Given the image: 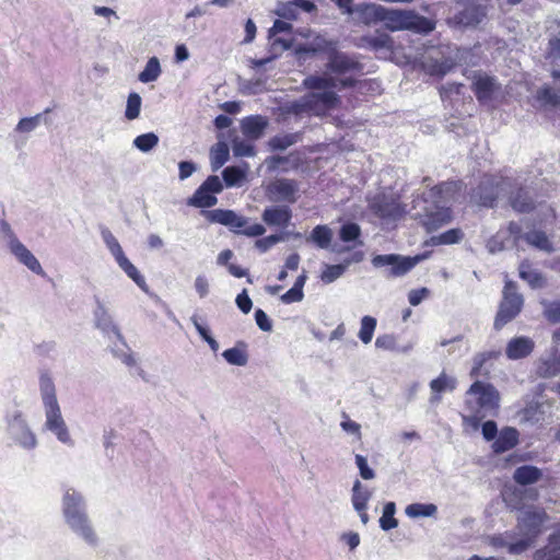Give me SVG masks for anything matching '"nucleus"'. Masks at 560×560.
Masks as SVG:
<instances>
[{
  "label": "nucleus",
  "mask_w": 560,
  "mask_h": 560,
  "mask_svg": "<svg viewBox=\"0 0 560 560\" xmlns=\"http://www.w3.org/2000/svg\"><path fill=\"white\" fill-rule=\"evenodd\" d=\"M456 190V183L443 182L413 200L416 215L428 232H432L448 223L452 219L450 200Z\"/></svg>",
  "instance_id": "nucleus-1"
},
{
  "label": "nucleus",
  "mask_w": 560,
  "mask_h": 560,
  "mask_svg": "<svg viewBox=\"0 0 560 560\" xmlns=\"http://www.w3.org/2000/svg\"><path fill=\"white\" fill-rule=\"evenodd\" d=\"M354 83L355 81L350 78L338 80L328 75H308L303 80V85L312 90V92L304 95L295 107L300 110L313 112L314 114L331 109L339 102V97L334 89L351 88Z\"/></svg>",
  "instance_id": "nucleus-2"
},
{
  "label": "nucleus",
  "mask_w": 560,
  "mask_h": 560,
  "mask_svg": "<svg viewBox=\"0 0 560 560\" xmlns=\"http://www.w3.org/2000/svg\"><path fill=\"white\" fill-rule=\"evenodd\" d=\"M65 523L71 532L90 546H96L98 536L88 514L86 502L82 493L73 488L65 489L61 500Z\"/></svg>",
  "instance_id": "nucleus-3"
},
{
  "label": "nucleus",
  "mask_w": 560,
  "mask_h": 560,
  "mask_svg": "<svg viewBox=\"0 0 560 560\" xmlns=\"http://www.w3.org/2000/svg\"><path fill=\"white\" fill-rule=\"evenodd\" d=\"M382 23L390 31L409 30L420 34H429L435 28V22L412 10L388 9L383 7Z\"/></svg>",
  "instance_id": "nucleus-4"
},
{
  "label": "nucleus",
  "mask_w": 560,
  "mask_h": 560,
  "mask_svg": "<svg viewBox=\"0 0 560 560\" xmlns=\"http://www.w3.org/2000/svg\"><path fill=\"white\" fill-rule=\"evenodd\" d=\"M547 514L541 509L527 508L520 512L517 524L514 532L517 533V544L513 546V551L525 552L535 542V539L541 533Z\"/></svg>",
  "instance_id": "nucleus-5"
},
{
  "label": "nucleus",
  "mask_w": 560,
  "mask_h": 560,
  "mask_svg": "<svg viewBox=\"0 0 560 560\" xmlns=\"http://www.w3.org/2000/svg\"><path fill=\"white\" fill-rule=\"evenodd\" d=\"M466 406L476 418H482V410L491 411L499 408L500 393L490 383L475 381L466 392Z\"/></svg>",
  "instance_id": "nucleus-6"
},
{
  "label": "nucleus",
  "mask_w": 560,
  "mask_h": 560,
  "mask_svg": "<svg viewBox=\"0 0 560 560\" xmlns=\"http://www.w3.org/2000/svg\"><path fill=\"white\" fill-rule=\"evenodd\" d=\"M206 218L212 223L228 226L233 233L243 234L249 237L261 236L266 229L262 224L248 225V219L238 215L233 210L214 209L206 211Z\"/></svg>",
  "instance_id": "nucleus-7"
},
{
  "label": "nucleus",
  "mask_w": 560,
  "mask_h": 560,
  "mask_svg": "<svg viewBox=\"0 0 560 560\" xmlns=\"http://www.w3.org/2000/svg\"><path fill=\"white\" fill-rule=\"evenodd\" d=\"M523 303L522 294L516 291V283L506 281L503 289V299L494 319V328L500 330L504 325L514 319L521 312Z\"/></svg>",
  "instance_id": "nucleus-8"
},
{
  "label": "nucleus",
  "mask_w": 560,
  "mask_h": 560,
  "mask_svg": "<svg viewBox=\"0 0 560 560\" xmlns=\"http://www.w3.org/2000/svg\"><path fill=\"white\" fill-rule=\"evenodd\" d=\"M424 258L423 255L405 257L397 254L376 255L372 258V265L375 268H386V277H401L409 272L419 261Z\"/></svg>",
  "instance_id": "nucleus-9"
},
{
  "label": "nucleus",
  "mask_w": 560,
  "mask_h": 560,
  "mask_svg": "<svg viewBox=\"0 0 560 560\" xmlns=\"http://www.w3.org/2000/svg\"><path fill=\"white\" fill-rule=\"evenodd\" d=\"M1 231L10 252L15 256L19 262L26 266L34 273L44 276L45 271L38 259L31 253V250L26 248L22 242H20L7 222L1 223Z\"/></svg>",
  "instance_id": "nucleus-10"
},
{
  "label": "nucleus",
  "mask_w": 560,
  "mask_h": 560,
  "mask_svg": "<svg viewBox=\"0 0 560 560\" xmlns=\"http://www.w3.org/2000/svg\"><path fill=\"white\" fill-rule=\"evenodd\" d=\"M420 66L429 75L442 78L453 69L455 62L442 47L430 46L422 54Z\"/></svg>",
  "instance_id": "nucleus-11"
},
{
  "label": "nucleus",
  "mask_w": 560,
  "mask_h": 560,
  "mask_svg": "<svg viewBox=\"0 0 560 560\" xmlns=\"http://www.w3.org/2000/svg\"><path fill=\"white\" fill-rule=\"evenodd\" d=\"M107 248L113 255L119 268L143 291H148L144 277L139 272L136 266L125 255L120 244L109 233H107Z\"/></svg>",
  "instance_id": "nucleus-12"
},
{
  "label": "nucleus",
  "mask_w": 560,
  "mask_h": 560,
  "mask_svg": "<svg viewBox=\"0 0 560 560\" xmlns=\"http://www.w3.org/2000/svg\"><path fill=\"white\" fill-rule=\"evenodd\" d=\"M8 431L11 439L25 450H33L37 445V439L30 429L26 419L21 411H15L8 420Z\"/></svg>",
  "instance_id": "nucleus-13"
},
{
  "label": "nucleus",
  "mask_w": 560,
  "mask_h": 560,
  "mask_svg": "<svg viewBox=\"0 0 560 560\" xmlns=\"http://www.w3.org/2000/svg\"><path fill=\"white\" fill-rule=\"evenodd\" d=\"M107 339L112 342L110 352L112 354L121 361L128 368H135L136 374L141 378L145 380L144 371L137 366L136 359L129 346L124 340L118 328L116 326L107 328Z\"/></svg>",
  "instance_id": "nucleus-14"
},
{
  "label": "nucleus",
  "mask_w": 560,
  "mask_h": 560,
  "mask_svg": "<svg viewBox=\"0 0 560 560\" xmlns=\"http://www.w3.org/2000/svg\"><path fill=\"white\" fill-rule=\"evenodd\" d=\"M45 408V429L56 435L59 442L66 445H73L68 427L62 418L59 404L44 406Z\"/></svg>",
  "instance_id": "nucleus-15"
},
{
  "label": "nucleus",
  "mask_w": 560,
  "mask_h": 560,
  "mask_svg": "<svg viewBox=\"0 0 560 560\" xmlns=\"http://www.w3.org/2000/svg\"><path fill=\"white\" fill-rule=\"evenodd\" d=\"M371 209L377 217L388 221L399 220L406 212L398 198L387 195L376 196L371 202Z\"/></svg>",
  "instance_id": "nucleus-16"
},
{
  "label": "nucleus",
  "mask_w": 560,
  "mask_h": 560,
  "mask_svg": "<svg viewBox=\"0 0 560 560\" xmlns=\"http://www.w3.org/2000/svg\"><path fill=\"white\" fill-rule=\"evenodd\" d=\"M299 183L295 179L279 178L267 187L268 195L277 201L294 203L299 198Z\"/></svg>",
  "instance_id": "nucleus-17"
},
{
  "label": "nucleus",
  "mask_w": 560,
  "mask_h": 560,
  "mask_svg": "<svg viewBox=\"0 0 560 560\" xmlns=\"http://www.w3.org/2000/svg\"><path fill=\"white\" fill-rule=\"evenodd\" d=\"M486 18V8L475 2L467 1L463 9L454 14L452 21L463 27H476Z\"/></svg>",
  "instance_id": "nucleus-18"
},
{
  "label": "nucleus",
  "mask_w": 560,
  "mask_h": 560,
  "mask_svg": "<svg viewBox=\"0 0 560 560\" xmlns=\"http://www.w3.org/2000/svg\"><path fill=\"white\" fill-rule=\"evenodd\" d=\"M534 349L535 341L532 338L518 336L506 343L505 355L509 360L516 361L529 357Z\"/></svg>",
  "instance_id": "nucleus-19"
},
{
  "label": "nucleus",
  "mask_w": 560,
  "mask_h": 560,
  "mask_svg": "<svg viewBox=\"0 0 560 560\" xmlns=\"http://www.w3.org/2000/svg\"><path fill=\"white\" fill-rule=\"evenodd\" d=\"M361 237V228L355 222H346L339 229V238L348 245L346 247H337L332 246L330 249L334 253H343L346 250H350L355 248L357 246H363V242L360 240Z\"/></svg>",
  "instance_id": "nucleus-20"
},
{
  "label": "nucleus",
  "mask_w": 560,
  "mask_h": 560,
  "mask_svg": "<svg viewBox=\"0 0 560 560\" xmlns=\"http://www.w3.org/2000/svg\"><path fill=\"white\" fill-rule=\"evenodd\" d=\"M536 374L542 378H551L560 374V352L551 348L550 352L539 358L536 363Z\"/></svg>",
  "instance_id": "nucleus-21"
},
{
  "label": "nucleus",
  "mask_w": 560,
  "mask_h": 560,
  "mask_svg": "<svg viewBox=\"0 0 560 560\" xmlns=\"http://www.w3.org/2000/svg\"><path fill=\"white\" fill-rule=\"evenodd\" d=\"M471 88L477 100L481 103H486L492 98L493 93L500 86L494 78L483 74H477L474 79Z\"/></svg>",
  "instance_id": "nucleus-22"
},
{
  "label": "nucleus",
  "mask_w": 560,
  "mask_h": 560,
  "mask_svg": "<svg viewBox=\"0 0 560 560\" xmlns=\"http://www.w3.org/2000/svg\"><path fill=\"white\" fill-rule=\"evenodd\" d=\"M261 219L269 226H288L292 211L288 206L268 207L264 210Z\"/></svg>",
  "instance_id": "nucleus-23"
},
{
  "label": "nucleus",
  "mask_w": 560,
  "mask_h": 560,
  "mask_svg": "<svg viewBox=\"0 0 560 560\" xmlns=\"http://www.w3.org/2000/svg\"><path fill=\"white\" fill-rule=\"evenodd\" d=\"M499 196V187L490 180L481 182L474 190L472 199L480 206L492 208Z\"/></svg>",
  "instance_id": "nucleus-24"
},
{
  "label": "nucleus",
  "mask_w": 560,
  "mask_h": 560,
  "mask_svg": "<svg viewBox=\"0 0 560 560\" xmlns=\"http://www.w3.org/2000/svg\"><path fill=\"white\" fill-rule=\"evenodd\" d=\"M267 126L268 120L261 115L248 116L241 121V129L243 135L252 140L259 139Z\"/></svg>",
  "instance_id": "nucleus-25"
},
{
  "label": "nucleus",
  "mask_w": 560,
  "mask_h": 560,
  "mask_svg": "<svg viewBox=\"0 0 560 560\" xmlns=\"http://www.w3.org/2000/svg\"><path fill=\"white\" fill-rule=\"evenodd\" d=\"M327 68L334 72L343 74L350 71L359 70L360 63L343 52L335 51L329 56Z\"/></svg>",
  "instance_id": "nucleus-26"
},
{
  "label": "nucleus",
  "mask_w": 560,
  "mask_h": 560,
  "mask_svg": "<svg viewBox=\"0 0 560 560\" xmlns=\"http://www.w3.org/2000/svg\"><path fill=\"white\" fill-rule=\"evenodd\" d=\"M518 443V431L512 427L503 428L493 441L492 450L495 454H502L513 448Z\"/></svg>",
  "instance_id": "nucleus-27"
},
{
  "label": "nucleus",
  "mask_w": 560,
  "mask_h": 560,
  "mask_svg": "<svg viewBox=\"0 0 560 560\" xmlns=\"http://www.w3.org/2000/svg\"><path fill=\"white\" fill-rule=\"evenodd\" d=\"M457 380L442 372L436 378L430 382V388L433 395L430 398L431 404L441 401V394L444 392H453L456 388Z\"/></svg>",
  "instance_id": "nucleus-28"
},
{
  "label": "nucleus",
  "mask_w": 560,
  "mask_h": 560,
  "mask_svg": "<svg viewBox=\"0 0 560 560\" xmlns=\"http://www.w3.org/2000/svg\"><path fill=\"white\" fill-rule=\"evenodd\" d=\"M542 477V471L533 465H523L514 470L513 479L521 486H528L537 482Z\"/></svg>",
  "instance_id": "nucleus-29"
},
{
  "label": "nucleus",
  "mask_w": 560,
  "mask_h": 560,
  "mask_svg": "<svg viewBox=\"0 0 560 560\" xmlns=\"http://www.w3.org/2000/svg\"><path fill=\"white\" fill-rule=\"evenodd\" d=\"M383 5L376 3H361L354 7L353 13L358 14L359 19L365 24L381 22Z\"/></svg>",
  "instance_id": "nucleus-30"
},
{
  "label": "nucleus",
  "mask_w": 560,
  "mask_h": 560,
  "mask_svg": "<svg viewBox=\"0 0 560 560\" xmlns=\"http://www.w3.org/2000/svg\"><path fill=\"white\" fill-rule=\"evenodd\" d=\"M307 241L313 242L317 247L327 249L332 241V230L328 225H316Z\"/></svg>",
  "instance_id": "nucleus-31"
},
{
  "label": "nucleus",
  "mask_w": 560,
  "mask_h": 560,
  "mask_svg": "<svg viewBox=\"0 0 560 560\" xmlns=\"http://www.w3.org/2000/svg\"><path fill=\"white\" fill-rule=\"evenodd\" d=\"M302 140L301 132L277 135L269 139L268 145L271 151H284L289 147Z\"/></svg>",
  "instance_id": "nucleus-32"
},
{
  "label": "nucleus",
  "mask_w": 560,
  "mask_h": 560,
  "mask_svg": "<svg viewBox=\"0 0 560 560\" xmlns=\"http://www.w3.org/2000/svg\"><path fill=\"white\" fill-rule=\"evenodd\" d=\"M372 494L369 490L364 489L360 480H355L352 487V505L357 512L366 511L368 502Z\"/></svg>",
  "instance_id": "nucleus-33"
},
{
  "label": "nucleus",
  "mask_w": 560,
  "mask_h": 560,
  "mask_svg": "<svg viewBox=\"0 0 560 560\" xmlns=\"http://www.w3.org/2000/svg\"><path fill=\"white\" fill-rule=\"evenodd\" d=\"M39 389L44 406L58 404L56 388L52 378L47 373L39 377Z\"/></svg>",
  "instance_id": "nucleus-34"
},
{
  "label": "nucleus",
  "mask_w": 560,
  "mask_h": 560,
  "mask_svg": "<svg viewBox=\"0 0 560 560\" xmlns=\"http://www.w3.org/2000/svg\"><path fill=\"white\" fill-rule=\"evenodd\" d=\"M520 278L526 281L533 289L542 288L545 279L542 275L530 268L528 261H522L518 268Z\"/></svg>",
  "instance_id": "nucleus-35"
},
{
  "label": "nucleus",
  "mask_w": 560,
  "mask_h": 560,
  "mask_svg": "<svg viewBox=\"0 0 560 560\" xmlns=\"http://www.w3.org/2000/svg\"><path fill=\"white\" fill-rule=\"evenodd\" d=\"M405 513L410 518L433 517L438 513V506L433 503H411L406 506Z\"/></svg>",
  "instance_id": "nucleus-36"
},
{
  "label": "nucleus",
  "mask_w": 560,
  "mask_h": 560,
  "mask_svg": "<svg viewBox=\"0 0 560 560\" xmlns=\"http://www.w3.org/2000/svg\"><path fill=\"white\" fill-rule=\"evenodd\" d=\"M517 533L514 530H506L491 537V545L495 548H508L511 555H521L522 552L513 551V546L517 544Z\"/></svg>",
  "instance_id": "nucleus-37"
},
{
  "label": "nucleus",
  "mask_w": 560,
  "mask_h": 560,
  "mask_svg": "<svg viewBox=\"0 0 560 560\" xmlns=\"http://www.w3.org/2000/svg\"><path fill=\"white\" fill-rule=\"evenodd\" d=\"M217 202L218 198L214 195L200 187H198L194 195L187 200L188 206L196 208H210L217 205Z\"/></svg>",
  "instance_id": "nucleus-38"
},
{
  "label": "nucleus",
  "mask_w": 560,
  "mask_h": 560,
  "mask_svg": "<svg viewBox=\"0 0 560 560\" xmlns=\"http://www.w3.org/2000/svg\"><path fill=\"white\" fill-rule=\"evenodd\" d=\"M524 240L530 244L532 246L545 250V252H552L553 247L550 241L548 240L547 235L542 231L534 230L529 231L524 234Z\"/></svg>",
  "instance_id": "nucleus-39"
},
{
  "label": "nucleus",
  "mask_w": 560,
  "mask_h": 560,
  "mask_svg": "<svg viewBox=\"0 0 560 560\" xmlns=\"http://www.w3.org/2000/svg\"><path fill=\"white\" fill-rule=\"evenodd\" d=\"M211 168L218 171L229 160V147L225 142H218L210 152Z\"/></svg>",
  "instance_id": "nucleus-40"
},
{
  "label": "nucleus",
  "mask_w": 560,
  "mask_h": 560,
  "mask_svg": "<svg viewBox=\"0 0 560 560\" xmlns=\"http://www.w3.org/2000/svg\"><path fill=\"white\" fill-rule=\"evenodd\" d=\"M161 72L162 70L159 59L156 57H151L144 69L139 73L138 79L142 83H150L158 80Z\"/></svg>",
  "instance_id": "nucleus-41"
},
{
  "label": "nucleus",
  "mask_w": 560,
  "mask_h": 560,
  "mask_svg": "<svg viewBox=\"0 0 560 560\" xmlns=\"http://www.w3.org/2000/svg\"><path fill=\"white\" fill-rule=\"evenodd\" d=\"M351 265V260H345L338 265H325V269L320 275V279L324 283H331L340 278L347 268Z\"/></svg>",
  "instance_id": "nucleus-42"
},
{
  "label": "nucleus",
  "mask_w": 560,
  "mask_h": 560,
  "mask_svg": "<svg viewBox=\"0 0 560 560\" xmlns=\"http://www.w3.org/2000/svg\"><path fill=\"white\" fill-rule=\"evenodd\" d=\"M377 322L375 317L365 315L361 318V327L358 334L359 339L368 345L372 341Z\"/></svg>",
  "instance_id": "nucleus-43"
},
{
  "label": "nucleus",
  "mask_w": 560,
  "mask_h": 560,
  "mask_svg": "<svg viewBox=\"0 0 560 560\" xmlns=\"http://www.w3.org/2000/svg\"><path fill=\"white\" fill-rule=\"evenodd\" d=\"M396 504L387 502L383 509V515L380 518V527L383 530H390L398 526V521L395 518Z\"/></svg>",
  "instance_id": "nucleus-44"
},
{
  "label": "nucleus",
  "mask_w": 560,
  "mask_h": 560,
  "mask_svg": "<svg viewBox=\"0 0 560 560\" xmlns=\"http://www.w3.org/2000/svg\"><path fill=\"white\" fill-rule=\"evenodd\" d=\"M511 206L518 212H529L534 208V202L527 191L520 189L511 199Z\"/></svg>",
  "instance_id": "nucleus-45"
},
{
  "label": "nucleus",
  "mask_w": 560,
  "mask_h": 560,
  "mask_svg": "<svg viewBox=\"0 0 560 560\" xmlns=\"http://www.w3.org/2000/svg\"><path fill=\"white\" fill-rule=\"evenodd\" d=\"M375 347L382 350L408 352L411 346L398 348L396 337L392 334L380 335L375 340Z\"/></svg>",
  "instance_id": "nucleus-46"
},
{
  "label": "nucleus",
  "mask_w": 560,
  "mask_h": 560,
  "mask_svg": "<svg viewBox=\"0 0 560 560\" xmlns=\"http://www.w3.org/2000/svg\"><path fill=\"white\" fill-rule=\"evenodd\" d=\"M222 357L226 360L228 363L236 366H244L248 361L247 353L237 347L224 350Z\"/></svg>",
  "instance_id": "nucleus-47"
},
{
  "label": "nucleus",
  "mask_w": 560,
  "mask_h": 560,
  "mask_svg": "<svg viewBox=\"0 0 560 560\" xmlns=\"http://www.w3.org/2000/svg\"><path fill=\"white\" fill-rule=\"evenodd\" d=\"M40 119H42V114H37L32 117H24V118L20 119V121L18 122V125L14 128V131H13L14 133L12 136L15 137V133H21V135L31 133L39 126Z\"/></svg>",
  "instance_id": "nucleus-48"
},
{
  "label": "nucleus",
  "mask_w": 560,
  "mask_h": 560,
  "mask_svg": "<svg viewBox=\"0 0 560 560\" xmlns=\"http://www.w3.org/2000/svg\"><path fill=\"white\" fill-rule=\"evenodd\" d=\"M222 177L228 187H233L245 178V171L238 166H228L223 170Z\"/></svg>",
  "instance_id": "nucleus-49"
},
{
  "label": "nucleus",
  "mask_w": 560,
  "mask_h": 560,
  "mask_svg": "<svg viewBox=\"0 0 560 560\" xmlns=\"http://www.w3.org/2000/svg\"><path fill=\"white\" fill-rule=\"evenodd\" d=\"M159 143V137L153 132H148L138 136L133 140L135 147L141 152H149Z\"/></svg>",
  "instance_id": "nucleus-50"
},
{
  "label": "nucleus",
  "mask_w": 560,
  "mask_h": 560,
  "mask_svg": "<svg viewBox=\"0 0 560 560\" xmlns=\"http://www.w3.org/2000/svg\"><path fill=\"white\" fill-rule=\"evenodd\" d=\"M141 103H142V100L138 93L132 92L129 94V96L127 98V106H126V112H125V116L127 119L133 120L139 117L140 109H141Z\"/></svg>",
  "instance_id": "nucleus-51"
},
{
  "label": "nucleus",
  "mask_w": 560,
  "mask_h": 560,
  "mask_svg": "<svg viewBox=\"0 0 560 560\" xmlns=\"http://www.w3.org/2000/svg\"><path fill=\"white\" fill-rule=\"evenodd\" d=\"M464 234L460 229H451L446 232L441 233L438 236L432 237L434 244H457L462 241Z\"/></svg>",
  "instance_id": "nucleus-52"
},
{
  "label": "nucleus",
  "mask_w": 560,
  "mask_h": 560,
  "mask_svg": "<svg viewBox=\"0 0 560 560\" xmlns=\"http://www.w3.org/2000/svg\"><path fill=\"white\" fill-rule=\"evenodd\" d=\"M368 45L374 49H390L393 46V39L388 34H375L365 38Z\"/></svg>",
  "instance_id": "nucleus-53"
},
{
  "label": "nucleus",
  "mask_w": 560,
  "mask_h": 560,
  "mask_svg": "<svg viewBox=\"0 0 560 560\" xmlns=\"http://www.w3.org/2000/svg\"><path fill=\"white\" fill-rule=\"evenodd\" d=\"M232 150L235 156H254L256 151L254 144L243 139H234L232 141Z\"/></svg>",
  "instance_id": "nucleus-54"
},
{
  "label": "nucleus",
  "mask_w": 560,
  "mask_h": 560,
  "mask_svg": "<svg viewBox=\"0 0 560 560\" xmlns=\"http://www.w3.org/2000/svg\"><path fill=\"white\" fill-rule=\"evenodd\" d=\"M544 315L552 324L560 323V300L544 303Z\"/></svg>",
  "instance_id": "nucleus-55"
},
{
  "label": "nucleus",
  "mask_w": 560,
  "mask_h": 560,
  "mask_svg": "<svg viewBox=\"0 0 560 560\" xmlns=\"http://www.w3.org/2000/svg\"><path fill=\"white\" fill-rule=\"evenodd\" d=\"M277 15L283 20L294 21L298 19L299 12L296 5L293 4V0L283 3L278 10Z\"/></svg>",
  "instance_id": "nucleus-56"
},
{
  "label": "nucleus",
  "mask_w": 560,
  "mask_h": 560,
  "mask_svg": "<svg viewBox=\"0 0 560 560\" xmlns=\"http://www.w3.org/2000/svg\"><path fill=\"white\" fill-rule=\"evenodd\" d=\"M281 241H284V236L282 234H272L257 240L255 245L261 253H265Z\"/></svg>",
  "instance_id": "nucleus-57"
},
{
  "label": "nucleus",
  "mask_w": 560,
  "mask_h": 560,
  "mask_svg": "<svg viewBox=\"0 0 560 560\" xmlns=\"http://www.w3.org/2000/svg\"><path fill=\"white\" fill-rule=\"evenodd\" d=\"M355 464H357V467L359 468L360 476L363 479L370 480L375 477V472L372 468H370L366 457H364L363 455L357 454L355 455Z\"/></svg>",
  "instance_id": "nucleus-58"
},
{
  "label": "nucleus",
  "mask_w": 560,
  "mask_h": 560,
  "mask_svg": "<svg viewBox=\"0 0 560 560\" xmlns=\"http://www.w3.org/2000/svg\"><path fill=\"white\" fill-rule=\"evenodd\" d=\"M486 364L485 354L482 352L477 353L472 359V368L470 371L471 377H479L481 375H487L489 370H485L483 366Z\"/></svg>",
  "instance_id": "nucleus-59"
},
{
  "label": "nucleus",
  "mask_w": 560,
  "mask_h": 560,
  "mask_svg": "<svg viewBox=\"0 0 560 560\" xmlns=\"http://www.w3.org/2000/svg\"><path fill=\"white\" fill-rule=\"evenodd\" d=\"M199 187L212 195L223 190L222 182L217 175H210Z\"/></svg>",
  "instance_id": "nucleus-60"
},
{
  "label": "nucleus",
  "mask_w": 560,
  "mask_h": 560,
  "mask_svg": "<svg viewBox=\"0 0 560 560\" xmlns=\"http://www.w3.org/2000/svg\"><path fill=\"white\" fill-rule=\"evenodd\" d=\"M255 322L258 328L262 331L269 332L272 330V322L265 311L257 308L254 314Z\"/></svg>",
  "instance_id": "nucleus-61"
},
{
  "label": "nucleus",
  "mask_w": 560,
  "mask_h": 560,
  "mask_svg": "<svg viewBox=\"0 0 560 560\" xmlns=\"http://www.w3.org/2000/svg\"><path fill=\"white\" fill-rule=\"evenodd\" d=\"M235 303L240 311L243 312L244 314H248L253 307V301L249 298L246 289H244L241 293L237 294Z\"/></svg>",
  "instance_id": "nucleus-62"
},
{
  "label": "nucleus",
  "mask_w": 560,
  "mask_h": 560,
  "mask_svg": "<svg viewBox=\"0 0 560 560\" xmlns=\"http://www.w3.org/2000/svg\"><path fill=\"white\" fill-rule=\"evenodd\" d=\"M291 46H292L291 40H288V39H284L281 37L273 38L270 44L271 52H272L273 57H277L282 51L290 49Z\"/></svg>",
  "instance_id": "nucleus-63"
},
{
  "label": "nucleus",
  "mask_w": 560,
  "mask_h": 560,
  "mask_svg": "<svg viewBox=\"0 0 560 560\" xmlns=\"http://www.w3.org/2000/svg\"><path fill=\"white\" fill-rule=\"evenodd\" d=\"M194 287L200 299H203L209 294V281L206 276H197Z\"/></svg>",
  "instance_id": "nucleus-64"
}]
</instances>
